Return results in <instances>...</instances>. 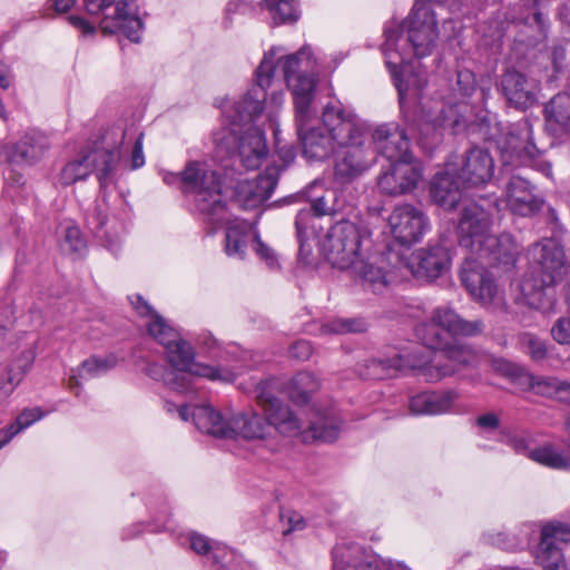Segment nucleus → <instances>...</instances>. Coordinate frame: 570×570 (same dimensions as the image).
Here are the masks:
<instances>
[{"label": "nucleus", "mask_w": 570, "mask_h": 570, "mask_svg": "<svg viewBox=\"0 0 570 570\" xmlns=\"http://www.w3.org/2000/svg\"><path fill=\"white\" fill-rule=\"evenodd\" d=\"M382 51L394 85L403 100V67L411 52L417 58L430 56L439 38L435 13L426 0H416L402 24L386 26Z\"/></svg>", "instance_id": "f257e3e1"}, {"label": "nucleus", "mask_w": 570, "mask_h": 570, "mask_svg": "<svg viewBox=\"0 0 570 570\" xmlns=\"http://www.w3.org/2000/svg\"><path fill=\"white\" fill-rule=\"evenodd\" d=\"M519 246L509 233L490 235L470 253L461 267V282L469 294L479 303L488 306L497 295V284L489 266H513L519 256Z\"/></svg>", "instance_id": "f03ea898"}, {"label": "nucleus", "mask_w": 570, "mask_h": 570, "mask_svg": "<svg viewBox=\"0 0 570 570\" xmlns=\"http://www.w3.org/2000/svg\"><path fill=\"white\" fill-rule=\"evenodd\" d=\"M151 337L165 347L167 360L171 365L166 386L178 393L193 391L195 377L212 381H229L232 373L206 364L195 363V353L189 343L180 338L179 333L160 321L150 326Z\"/></svg>", "instance_id": "7ed1b4c3"}, {"label": "nucleus", "mask_w": 570, "mask_h": 570, "mask_svg": "<svg viewBox=\"0 0 570 570\" xmlns=\"http://www.w3.org/2000/svg\"><path fill=\"white\" fill-rule=\"evenodd\" d=\"M488 139L495 142L504 167L532 168L547 177L552 176V163L547 150L539 147L534 139L532 121L523 117L507 126L495 125V132Z\"/></svg>", "instance_id": "20e7f679"}, {"label": "nucleus", "mask_w": 570, "mask_h": 570, "mask_svg": "<svg viewBox=\"0 0 570 570\" xmlns=\"http://www.w3.org/2000/svg\"><path fill=\"white\" fill-rule=\"evenodd\" d=\"M530 271L520 282V291L528 304L540 307L544 292L560 283L568 272L563 246L554 238H543L529 249Z\"/></svg>", "instance_id": "39448f33"}, {"label": "nucleus", "mask_w": 570, "mask_h": 570, "mask_svg": "<svg viewBox=\"0 0 570 570\" xmlns=\"http://www.w3.org/2000/svg\"><path fill=\"white\" fill-rule=\"evenodd\" d=\"M126 132L119 130L118 140L112 146L106 142L108 135L101 142H95L94 147L82 149L75 158L68 161L60 171L59 181L63 186H70L79 180H85L92 173L96 174L100 188L104 189L115 181L116 170L120 161V148Z\"/></svg>", "instance_id": "423d86ee"}, {"label": "nucleus", "mask_w": 570, "mask_h": 570, "mask_svg": "<svg viewBox=\"0 0 570 570\" xmlns=\"http://www.w3.org/2000/svg\"><path fill=\"white\" fill-rule=\"evenodd\" d=\"M183 195L193 197L195 209L217 224L225 219L220 176L206 161L190 160L183 169Z\"/></svg>", "instance_id": "0eeeda50"}, {"label": "nucleus", "mask_w": 570, "mask_h": 570, "mask_svg": "<svg viewBox=\"0 0 570 570\" xmlns=\"http://www.w3.org/2000/svg\"><path fill=\"white\" fill-rule=\"evenodd\" d=\"M196 428L209 435L220 439L247 440L264 439L268 435V424L254 411L240 412L226 420L220 412L212 406H199L194 411Z\"/></svg>", "instance_id": "6e6552de"}, {"label": "nucleus", "mask_w": 570, "mask_h": 570, "mask_svg": "<svg viewBox=\"0 0 570 570\" xmlns=\"http://www.w3.org/2000/svg\"><path fill=\"white\" fill-rule=\"evenodd\" d=\"M303 90H311L312 85L305 81ZM296 90L295 125L302 144L303 155L309 160L323 161L336 153V144L323 126H314L316 109L309 104L308 95Z\"/></svg>", "instance_id": "1a4fd4ad"}, {"label": "nucleus", "mask_w": 570, "mask_h": 570, "mask_svg": "<svg viewBox=\"0 0 570 570\" xmlns=\"http://www.w3.org/2000/svg\"><path fill=\"white\" fill-rule=\"evenodd\" d=\"M483 330L484 323L482 320H464L455 309L444 305L432 311L429 322L416 326L415 335L424 346L441 352L449 343L444 332L452 337H472L480 335Z\"/></svg>", "instance_id": "9d476101"}, {"label": "nucleus", "mask_w": 570, "mask_h": 570, "mask_svg": "<svg viewBox=\"0 0 570 570\" xmlns=\"http://www.w3.org/2000/svg\"><path fill=\"white\" fill-rule=\"evenodd\" d=\"M275 52L271 49L264 55L255 71V85L236 101L229 109L224 110L225 117L232 126L230 131L240 134V129L253 122L265 109L266 90L271 87L275 76Z\"/></svg>", "instance_id": "9b49d317"}, {"label": "nucleus", "mask_w": 570, "mask_h": 570, "mask_svg": "<svg viewBox=\"0 0 570 570\" xmlns=\"http://www.w3.org/2000/svg\"><path fill=\"white\" fill-rule=\"evenodd\" d=\"M499 199L495 196H480L465 204L458 224L459 244L470 253L491 234L489 233L494 214H499Z\"/></svg>", "instance_id": "f8f14e48"}, {"label": "nucleus", "mask_w": 570, "mask_h": 570, "mask_svg": "<svg viewBox=\"0 0 570 570\" xmlns=\"http://www.w3.org/2000/svg\"><path fill=\"white\" fill-rule=\"evenodd\" d=\"M322 121L340 148L370 141V132L365 122L338 101L328 102L324 107Z\"/></svg>", "instance_id": "ddd939ff"}, {"label": "nucleus", "mask_w": 570, "mask_h": 570, "mask_svg": "<svg viewBox=\"0 0 570 570\" xmlns=\"http://www.w3.org/2000/svg\"><path fill=\"white\" fill-rule=\"evenodd\" d=\"M372 366L381 367L387 372L405 373L406 371H414L426 382H439L456 373L455 365L444 363L439 354L432 361H426L419 357L415 353L407 355L396 353L392 357L374 358Z\"/></svg>", "instance_id": "4468645a"}, {"label": "nucleus", "mask_w": 570, "mask_h": 570, "mask_svg": "<svg viewBox=\"0 0 570 570\" xmlns=\"http://www.w3.org/2000/svg\"><path fill=\"white\" fill-rule=\"evenodd\" d=\"M326 259L333 267L346 269L357 259L361 248V234L351 222L336 223L327 234L324 245Z\"/></svg>", "instance_id": "2eb2a0df"}, {"label": "nucleus", "mask_w": 570, "mask_h": 570, "mask_svg": "<svg viewBox=\"0 0 570 570\" xmlns=\"http://www.w3.org/2000/svg\"><path fill=\"white\" fill-rule=\"evenodd\" d=\"M376 161L371 140L340 148L335 153L333 176L341 185L351 184L364 175Z\"/></svg>", "instance_id": "dca6fc26"}, {"label": "nucleus", "mask_w": 570, "mask_h": 570, "mask_svg": "<svg viewBox=\"0 0 570 570\" xmlns=\"http://www.w3.org/2000/svg\"><path fill=\"white\" fill-rule=\"evenodd\" d=\"M332 570H410L403 562L394 563L391 559H383L354 542L336 544L332 550Z\"/></svg>", "instance_id": "f3484780"}, {"label": "nucleus", "mask_w": 570, "mask_h": 570, "mask_svg": "<svg viewBox=\"0 0 570 570\" xmlns=\"http://www.w3.org/2000/svg\"><path fill=\"white\" fill-rule=\"evenodd\" d=\"M570 542V525L549 522L541 528L540 542L533 557L543 570H560L564 567L563 546Z\"/></svg>", "instance_id": "a211bd4d"}, {"label": "nucleus", "mask_w": 570, "mask_h": 570, "mask_svg": "<svg viewBox=\"0 0 570 570\" xmlns=\"http://www.w3.org/2000/svg\"><path fill=\"white\" fill-rule=\"evenodd\" d=\"M507 208L520 217H533L546 207V199L539 187L529 179L513 175L504 189Z\"/></svg>", "instance_id": "6ab92c4d"}, {"label": "nucleus", "mask_w": 570, "mask_h": 570, "mask_svg": "<svg viewBox=\"0 0 570 570\" xmlns=\"http://www.w3.org/2000/svg\"><path fill=\"white\" fill-rule=\"evenodd\" d=\"M282 66V71L287 86L292 90L294 107L296 108V90L304 89L305 81L311 82V90H305L308 95L309 104H314L315 89L317 79L313 75L315 60L313 59L312 50L308 46L302 47L296 53L283 57L278 61ZM304 92V90H301Z\"/></svg>", "instance_id": "aec40b11"}, {"label": "nucleus", "mask_w": 570, "mask_h": 570, "mask_svg": "<svg viewBox=\"0 0 570 570\" xmlns=\"http://www.w3.org/2000/svg\"><path fill=\"white\" fill-rule=\"evenodd\" d=\"M257 401L264 411V420L268 424V432L274 428L285 436H294L303 429L302 421L278 397L267 391V384L262 383L257 387Z\"/></svg>", "instance_id": "412c9836"}, {"label": "nucleus", "mask_w": 570, "mask_h": 570, "mask_svg": "<svg viewBox=\"0 0 570 570\" xmlns=\"http://www.w3.org/2000/svg\"><path fill=\"white\" fill-rule=\"evenodd\" d=\"M373 149L383 155L390 163L412 164L410 136L405 127L395 124L380 125L371 135Z\"/></svg>", "instance_id": "4be33fe9"}, {"label": "nucleus", "mask_w": 570, "mask_h": 570, "mask_svg": "<svg viewBox=\"0 0 570 570\" xmlns=\"http://www.w3.org/2000/svg\"><path fill=\"white\" fill-rule=\"evenodd\" d=\"M449 166L465 188L484 186L494 174V160L491 154L480 147L469 149L460 164H449Z\"/></svg>", "instance_id": "5701e85b"}, {"label": "nucleus", "mask_w": 570, "mask_h": 570, "mask_svg": "<svg viewBox=\"0 0 570 570\" xmlns=\"http://www.w3.org/2000/svg\"><path fill=\"white\" fill-rule=\"evenodd\" d=\"M389 225L395 240L407 246L419 242L430 227L424 213L409 204L394 208Z\"/></svg>", "instance_id": "b1692460"}, {"label": "nucleus", "mask_w": 570, "mask_h": 570, "mask_svg": "<svg viewBox=\"0 0 570 570\" xmlns=\"http://www.w3.org/2000/svg\"><path fill=\"white\" fill-rule=\"evenodd\" d=\"M538 85L527 75L508 69L501 75L500 92L507 104L519 110H527L537 102Z\"/></svg>", "instance_id": "393cba45"}, {"label": "nucleus", "mask_w": 570, "mask_h": 570, "mask_svg": "<svg viewBox=\"0 0 570 570\" xmlns=\"http://www.w3.org/2000/svg\"><path fill=\"white\" fill-rule=\"evenodd\" d=\"M451 256L446 247L436 244L414 252L409 261V267L416 277L433 281L449 269Z\"/></svg>", "instance_id": "a878e982"}, {"label": "nucleus", "mask_w": 570, "mask_h": 570, "mask_svg": "<svg viewBox=\"0 0 570 570\" xmlns=\"http://www.w3.org/2000/svg\"><path fill=\"white\" fill-rule=\"evenodd\" d=\"M421 178L422 171L416 166L391 163L389 169L379 176L377 187L385 195H403L412 191Z\"/></svg>", "instance_id": "bb28decb"}, {"label": "nucleus", "mask_w": 570, "mask_h": 570, "mask_svg": "<svg viewBox=\"0 0 570 570\" xmlns=\"http://www.w3.org/2000/svg\"><path fill=\"white\" fill-rule=\"evenodd\" d=\"M405 91L406 89L403 87V100L400 101L401 110L404 116V127L407 130L410 139H415L419 145L429 148L434 142L439 141L441 121L438 117L425 114L423 109L413 112L406 111L404 107ZM399 100H401L400 96Z\"/></svg>", "instance_id": "cd10ccee"}, {"label": "nucleus", "mask_w": 570, "mask_h": 570, "mask_svg": "<svg viewBox=\"0 0 570 570\" xmlns=\"http://www.w3.org/2000/svg\"><path fill=\"white\" fill-rule=\"evenodd\" d=\"M499 370L503 375L522 389L543 385L549 392L553 391L560 401L570 404V382H562L554 377H546L535 383L533 375H531L523 366L512 362H502ZM566 424L567 428L570 429V412Z\"/></svg>", "instance_id": "c85d7f7f"}, {"label": "nucleus", "mask_w": 570, "mask_h": 570, "mask_svg": "<svg viewBox=\"0 0 570 570\" xmlns=\"http://www.w3.org/2000/svg\"><path fill=\"white\" fill-rule=\"evenodd\" d=\"M50 147L48 137L38 130L27 131L18 141L7 146V160L14 165H33Z\"/></svg>", "instance_id": "c756f323"}, {"label": "nucleus", "mask_w": 570, "mask_h": 570, "mask_svg": "<svg viewBox=\"0 0 570 570\" xmlns=\"http://www.w3.org/2000/svg\"><path fill=\"white\" fill-rule=\"evenodd\" d=\"M463 189L459 178L453 169L446 164L444 170L438 171L430 183V194L435 204L440 207L451 210L460 203Z\"/></svg>", "instance_id": "7c9ffc66"}, {"label": "nucleus", "mask_w": 570, "mask_h": 570, "mask_svg": "<svg viewBox=\"0 0 570 570\" xmlns=\"http://www.w3.org/2000/svg\"><path fill=\"white\" fill-rule=\"evenodd\" d=\"M99 27L104 33H122L130 41L139 42L144 23L138 16L129 14L128 0H121L116 4L114 16H105Z\"/></svg>", "instance_id": "2f4dec72"}, {"label": "nucleus", "mask_w": 570, "mask_h": 570, "mask_svg": "<svg viewBox=\"0 0 570 570\" xmlns=\"http://www.w3.org/2000/svg\"><path fill=\"white\" fill-rule=\"evenodd\" d=\"M268 149L265 132L249 126L238 139V156L247 170L257 169L267 157Z\"/></svg>", "instance_id": "473e14b6"}, {"label": "nucleus", "mask_w": 570, "mask_h": 570, "mask_svg": "<svg viewBox=\"0 0 570 570\" xmlns=\"http://www.w3.org/2000/svg\"><path fill=\"white\" fill-rule=\"evenodd\" d=\"M279 175L281 168L273 164L267 166L256 179L242 184L239 193L245 194L247 206L256 207L269 199L277 186Z\"/></svg>", "instance_id": "72a5a7b5"}, {"label": "nucleus", "mask_w": 570, "mask_h": 570, "mask_svg": "<svg viewBox=\"0 0 570 570\" xmlns=\"http://www.w3.org/2000/svg\"><path fill=\"white\" fill-rule=\"evenodd\" d=\"M458 394L453 390L422 392L411 397L410 410L416 415H438L451 410Z\"/></svg>", "instance_id": "f704fd0d"}, {"label": "nucleus", "mask_w": 570, "mask_h": 570, "mask_svg": "<svg viewBox=\"0 0 570 570\" xmlns=\"http://www.w3.org/2000/svg\"><path fill=\"white\" fill-rule=\"evenodd\" d=\"M546 127L553 136L570 134V96L559 92L544 106Z\"/></svg>", "instance_id": "c9c22d12"}, {"label": "nucleus", "mask_w": 570, "mask_h": 570, "mask_svg": "<svg viewBox=\"0 0 570 570\" xmlns=\"http://www.w3.org/2000/svg\"><path fill=\"white\" fill-rule=\"evenodd\" d=\"M107 209L108 206L105 200L101 203H96L94 209L87 215L86 222L88 227L102 243V245L111 254L117 256L121 248V242L117 233H110V230L107 228L109 223Z\"/></svg>", "instance_id": "e433bc0d"}, {"label": "nucleus", "mask_w": 570, "mask_h": 570, "mask_svg": "<svg viewBox=\"0 0 570 570\" xmlns=\"http://www.w3.org/2000/svg\"><path fill=\"white\" fill-rule=\"evenodd\" d=\"M534 462L554 470H570V436L562 444L547 442L529 452Z\"/></svg>", "instance_id": "4c0bfd02"}, {"label": "nucleus", "mask_w": 570, "mask_h": 570, "mask_svg": "<svg viewBox=\"0 0 570 570\" xmlns=\"http://www.w3.org/2000/svg\"><path fill=\"white\" fill-rule=\"evenodd\" d=\"M342 424L338 410L331 406L316 411L315 419L309 423V431L314 440L331 443L337 440Z\"/></svg>", "instance_id": "58836bf2"}, {"label": "nucleus", "mask_w": 570, "mask_h": 570, "mask_svg": "<svg viewBox=\"0 0 570 570\" xmlns=\"http://www.w3.org/2000/svg\"><path fill=\"white\" fill-rule=\"evenodd\" d=\"M253 225L246 220L235 219L228 224L225 233V252L229 257L243 259L249 242H254Z\"/></svg>", "instance_id": "ea45409f"}, {"label": "nucleus", "mask_w": 570, "mask_h": 570, "mask_svg": "<svg viewBox=\"0 0 570 570\" xmlns=\"http://www.w3.org/2000/svg\"><path fill=\"white\" fill-rule=\"evenodd\" d=\"M263 3L272 18L273 26L293 24L301 18V9L296 0H263Z\"/></svg>", "instance_id": "a19ab883"}, {"label": "nucleus", "mask_w": 570, "mask_h": 570, "mask_svg": "<svg viewBox=\"0 0 570 570\" xmlns=\"http://www.w3.org/2000/svg\"><path fill=\"white\" fill-rule=\"evenodd\" d=\"M318 389L317 377L312 372L302 371L292 379L288 394L294 403L305 405Z\"/></svg>", "instance_id": "79ce46f5"}, {"label": "nucleus", "mask_w": 570, "mask_h": 570, "mask_svg": "<svg viewBox=\"0 0 570 570\" xmlns=\"http://www.w3.org/2000/svg\"><path fill=\"white\" fill-rule=\"evenodd\" d=\"M118 364V357L115 353L107 355H91L83 360L77 367L78 376L81 380H91L105 375Z\"/></svg>", "instance_id": "37998d69"}, {"label": "nucleus", "mask_w": 570, "mask_h": 570, "mask_svg": "<svg viewBox=\"0 0 570 570\" xmlns=\"http://www.w3.org/2000/svg\"><path fill=\"white\" fill-rule=\"evenodd\" d=\"M358 274L364 288L373 293H381L387 285L385 273L381 267H377L368 262L355 261L351 265Z\"/></svg>", "instance_id": "c03bdc74"}, {"label": "nucleus", "mask_w": 570, "mask_h": 570, "mask_svg": "<svg viewBox=\"0 0 570 570\" xmlns=\"http://www.w3.org/2000/svg\"><path fill=\"white\" fill-rule=\"evenodd\" d=\"M518 346L534 363H542L550 357L547 342L535 334L528 332L519 334Z\"/></svg>", "instance_id": "a18cd8bd"}, {"label": "nucleus", "mask_w": 570, "mask_h": 570, "mask_svg": "<svg viewBox=\"0 0 570 570\" xmlns=\"http://www.w3.org/2000/svg\"><path fill=\"white\" fill-rule=\"evenodd\" d=\"M212 566L218 567L220 570L245 569L252 567V564L244 559L242 554L224 543H217V547L214 550Z\"/></svg>", "instance_id": "49530a36"}, {"label": "nucleus", "mask_w": 570, "mask_h": 570, "mask_svg": "<svg viewBox=\"0 0 570 570\" xmlns=\"http://www.w3.org/2000/svg\"><path fill=\"white\" fill-rule=\"evenodd\" d=\"M365 330L366 324L362 318H336L324 323L321 334L362 333Z\"/></svg>", "instance_id": "de8ad7c7"}, {"label": "nucleus", "mask_w": 570, "mask_h": 570, "mask_svg": "<svg viewBox=\"0 0 570 570\" xmlns=\"http://www.w3.org/2000/svg\"><path fill=\"white\" fill-rule=\"evenodd\" d=\"M36 358L32 348L23 350L8 367V381L10 384H19L27 371L30 370Z\"/></svg>", "instance_id": "09e8293b"}, {"label": "nucleus", "mask_w": 570, "mask_h": 570, "mask_svg": "<svg viewBox=\"0 0 570 570\" xmlns=\"http://www.w3.org/2000/svg\"><path fill=\"white\" fill-rule=\"evenodd\" d=\"M439 355L444 363L454 364L456 372L473 358L472 350L469 346L451 342L446 344V347L442 348Z\"/></svg>", "instance_id": "8fccbe9b"}, {"label": "nucleus", "mask_w": 570, "mask_h": 570, "mask_svg": "<svg viewBox=\"0 0 570 570\" xmlns=\"http://www.w3.org/2000/svg\"><path fill=\"white\" fill-rule=\"evenodd\" d=\"M61 248L66 253L81 254L86 249V242L79 227L67 226L65 228Z\"/></svg>", "instance_id": "3c124183"}, {"label": "nucleus", "mask_w": 570, "mask_h": 570, "mask_svg": "<svg viewBox=\"0 0 570 570\" xmlns=\"http://www.w3.org/2000/svg\"><path fill=\"white\" fill-rule=\"evenodd\" d=\"M188 539L189 547L195 553L213 561L214 550L218 543L217 541H213L210 538L198 532H191Z\"/></svg>", "instance_id": "603ef678"}, {"label": "nucleus", "mask_w": 570, "mask_h": 570, "mask_svg": "<svg viewBox=\"0 0 570 570\" xmlns=\"http://www.w3.org/2000/svg\"><path fill=\"white\" fill-rule=\"evenodd\" d=\"M128 298L138 315L150 317V321L147 324V331L150 336H151L150 326L155 322L160 321L161 323L167 324L165 318L161 317L141 295L135 294L132 296H129Z\"/></svg>", "instance_id": "864d4df0"}, {"label": "nucleus", "mask_w": 570, "mask_h": 570, "mask_svg": "<svg viewBox=\"0 0 570 570\" xmlns=\"http://www.w3.org/2000/svg\"><path fill=\"white\" fill-rule=\"evenodd\" d=\"M256 12V6L252 1L247 0H232L227 3L225 9V22L230 23L232 18L235 14L242 16H254Z\"/></svg>", "instance_id": "5fc2aeb1"}, {"label": "nucleus", "mask_w": 570, "mask_h": 570, "mask_svg": "<svg viewBox=\"0 0 570 570\" xmlns=\"http://www.w3.org/2000/svg\"><path fill=\"white\" fill-rule=\"evenodd\" d=\"M281 521L284 525L283 535H288L289 533L303 530L306 527L304 517L295 511H282Z\"/></svg>", "instance_id": "6e6d98bb"}, {"label": "nucleus", "mask_w": 570, "mask_h": 570, "mask_svg": "<svg viewBox=\"0 0 570 570\" xmlns=\"http://www.w3.org/2000/svg\"><path fill=\"white\" fill-rule=\"evenodd\" d=\"M456 86L460 95L469 98L476 90L475 75L470 70H461L458 72Z\"/></svg>", "instance_id": "4d7b16f0"}, {"label": "nucleus", "mask_w": 570, "mask_h": 570, "mask_svg": "<svg viewBox=\"0 0 570 570\" xmlns=\"http://www.w3.org/2000/svg\"><path fill=\"white\" fill-rule=\"evenodd\" d=\"M551 335L553 340L562 345L570 344V316L559 317L552 328Z\"/></svg>", "instance_id": "13d9d810"}, {"label": "nucleus", "mask_w": 570, "mask_h": 570, "mask_svg": "<svg viewBox=\"0 0 570 570\" xmlns=\"http://www.w3.org/2000/svg\"><path fill=\"white\" fill-rule=\"evenodd\" d=\"M489 540L493 546L501 548L502 550L515 551L523 546V541L515 535H510L504 532L489 535Z\"/></svg>", "instance_id": "bf43d9fd"}, {"label": "nucleus", "mask_w": 570, "mask_h": 570, "mask_svg": "<svg viewBox=\"0 0 570 570\" xmlns=\"http://www.w3.org/2000/svg\"><path fill=\"white\" fill-rule=\"evenodd\" d=\"M43 416L40 409H30L22 411L13 422V425L21 432Z\"/></svg>", "instance_id": "052dcab7"}, {"label": "nucleus", "mask_w": 570, "mask_h": 570, "mask_svg": "<svg viewBox=\"0 0 570 570\" xmlns=\"http://www.w3.org/2000/svg\"><path fill=\"white\" fill-rule=\"evenodd\" d=\"M255 252L264 259L269 267L277 265V258L274 250L261 240L259 233L256 230L254 234Z\"/></svg>", "instance_id": "680f3d73"}, {"label": "nucleus", "mask_w": 570, "mask_h": 570, "mask_svg": "<svg viewBox=\"0 0 570 570\" xmlns=\"http://www.w3.org/2000/svg\"><path fill=\"white\" fill-rule=\"evenodd\" d=\"M289 354L298 361H307L313 354V346L306 340H298L291 345Z\"/></svg>", "instance_id": "e2e57ef3"}, {"label": "nucleus", "mask_w": 570, "mask_h": 570, "mask_svg": "<svg viewBox=\"0 0 570 570\" xmlns=\"http://www.w3.org/2000/svg\"><path fill=\"white\" fill-rule=\"evenodd\" d=\"M115 4V0H83V6L90 16L105 14Z\"/></svg>", "instance_id": "0e129e2a"}, {"label": "nucleus", "mask_w": 570, "mask_h": 570, "mask_svg": "<svg viewBox=\"0 0 570 570\" xmlns=\"http://www.w3.org/2000/svg\"><path fill=\"white\" fill-rule=\"evenodd\" d=\"M170 370L171 368H168L163 364L147 363L144 368V372L153 380L161 381L166 385V380L168 379V373L170 372Z\"/></svg>", "instance_id": "69168bd1"}, {"label": "nucleus", "mask_w": 570, "mask_h": 570, "mask_svg": "<svg viewBox=\"0 0 570 570\" xmlns=\"http://www.w3.org/2000/svg\"><path fill=\"white\" fill-rule=\"evenodd\" d=\"M309 210L315 217H322L335 213L333 207L327 204V200L325 199L324 195L317 196L315 199L311 202Z\"/></svg>", "instance_id": "338daca9"}, {"label": "nucleus", "mask_w": 570, "mask_h": 570, "mask_svg": "<svg viewBox=\"0 0 570 570\" xmlns=\"http://www.w3.org/2000/svg\"><path fill=\"white\" fill-rule=\"evenodd\" d=\"M276 153L278 158L282 160V165L279 166L281 173L285 170L296 158L295 148L289 145L278 146L276 147ZM278 167V165H276Z\"/></svg>", "instance_id": "774afa93"}]
</instances>
